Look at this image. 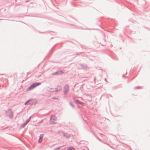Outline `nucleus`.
<instances>
[{"mask_svg":"<svg viewBox=\"0 0 150 150\" xmlns=\"http://www.w3.org/2000/svg\"><path fill=\"white\" fill-rule=\"evenodd\" d=\"M106 78H105V80H106Z\"/></svg>","mask_w":150,"mask_h":150,"instance_id":"35","label":"nucleus"},{"mask_svg":"<svg viewBox=\"0 0 150 150\" xmlns=\"http://www.w3.org/2000/svg\"><path fill=\"white\" fill-rule=\"evenodd\" d=\"M62 133L63 134V136L67 139L71 137L70 135L69 134L63 131L62 132Z\"/></svg>","mask_w":150,"mask_h":150,"instance_id":"6","label":"nucleus"},{"mask_svg":"<svg viewBox=\"0 0 150 150\" xmlns=\"http://www.w3.org/2000/svg\"><path fill=\"white\" fill-rule=\"evenodd\" d=\"M79 65L81 67L82 69L84 70H87L88 68L86 65L83 64H80Z\"/></svg>","mask_w":150,"mask_h":150,"instance_id":"7","label":"nucleus"},{"mask_svg":"<svg viewBox=\"0 0 150 150\" xmlns=\"http://www.w3.org/2000/svg\"><path fill=\"white\" fill-rule=\"evenodd\" d=\"M5 114H6L7 116L9 117L10 118H12L13 117V112L11 108L8 109L7 110H5Z\"/></svg>","mask_w":150,"mask_h":150,"instance_id":"2","label":"nucleus"},{"mask_svg":"<svg viewBox=\"0 0 150 150\" xmlns=\"http://www.w3.org/2000/svg\"><path fill=\"white\" fill-rule=\"evenodd\" d=\"M41 83L40 82H35L32 83L29 87L27 88V91H30L34 88L40 85Z\"/></svg>","mask_w":150,"mask_h":150,"instance_id":"1","label":"nucleus"},{"mask_svg":"<svg viewBox=\"0 0 150 150\" xmlns=\"http://www.w3.org/2000/svg\"><path fill=\"white\" fill-rule=\"evenodd\" d=\"M79 104L81 105L82 106H83L84 105V103L80 101L79 102Z\"/></svg>","mask_w":150,"mask_h":150,"instance_id":"21","label":"nucleus"},{"mask_svg":"<svg viewBox=\"0 0 150 150\" xmlns=\"http://www.w3.org/2000/svg\"><path fill=\"white\" fill-rule=\"evenodd\" d=\"M74 102L77 104H79L80 102V101L78 99H76L75 98H74Z\"/></svg>","mask_w":150,"mask_h":150,"instance_id":"13","label":"nucleus"},{"mask_svg":"<svg viewBox=\"0 0 150 150\" xmlns=\"http://www.w3.org/2000/svg\"><path fill=\"white\" fill-rule=\"evenodd\" d=\"M33 99H30L26 102L28 103V104L32 105L33 104Z\"/></svg>","mask_w":150,"mask_h":150,"instance_id":"9","label":"nucleus"},{"mask_svg":"<svg viewBox=\"0 0 150 150\" xmlns=\"http://www.w3.org/2000/svg\"><path fill=\"white\" fill-rule=\"evenodd\" d=\"M33 99H30L26 102L28 103V104L32 105L33 104Z\"/></svg>","mask_w":150,"mask_h":150,"instance_id":"10","label":"nucleus"},{"mask_svg":"<svg viewBox=\"0 0 150 150\" xmlns=\"http://www.w3.org/2000/svg\"><path fill=\"white\" fill-rule=\"evenodd\" d=\"M69 105L72 108H73L74 109L75 107L73 104L71 102H69Z\"/></svg>","mask_w":150,"mask_h":150,"instance_id":"15","label":"nucleus"},{"mask_svg":"<svg viewBox=\"0 0 150 150\" xmlns=\"http://www.w3.org/2000/svg\"><path fill=\"white\" fill-rule=\"evenodd\" d=\"M32 115H31L30 116L29 119H28L27 120H26L25 122L28 123V122L30 121V119L31 117H32Z\"/></svg>","mask_w":150,"mask_h":150,"instance_id":"17","label":"nucleus"},{"mask_svg":"<svg viewBox=\"0 0 150 150\" xmlns=\"http://www.w3.org/2000/svg\"><path fill=\"white\" fill-rule=\"evenodd\" d=\"M119 87H118V86H115L112 88V89L113 90H115L117 89Z\"/></svg>","mask_w":150,"mask_h":150,"instance_id":"19","label":"nucleus"},{"mask_svg":"<svg viewBox=\"0 0 150 150\" xmlns=\"http://www.w3.org/2000/svg\"><path fill=\"white\" fill-rule=\"evenodd\" d=\"M27 104H28V103H27L26 102L24 104H25V105H26Z\"/></svg>","mask_w":150,"mask_h":150,"instance_id":"26","label":"nucleus"},{"mask_svg":"<svg viewBox=\"0 0 150 150\" xmlns=\"http://www.w3.org/2000/svg\"><path fill=\"white\" fill-rule=\"evenodd\" d=\"M57 88L58 89V90L59 91L62 89V88L61 86L58 85L57 86Z\"/></svg>","mask_w":150,"mask_h":150,"instance_id":"14","label":"nucleus"},{"mask_svg":"<svg viewBox=\"0 0 150 150\" xmlns=\"http://www.w3.org/2000/svg\"><path fill=\"white\" fill-rule=\"evenodd\" d=\"M67 150H75V149L73 147H71L68 148Z\"/></svg>","mask_w":150,"mask_h":150,"instance_id":"18","label":"nucleus"},{"mask_svg":"<svg viewBox=\"0 0 150 150\" xmlns=\"http://www.w3.org/2000/svg\"><path fill=\"white\" fill-rule=\"evenodd\" d=\"M60 146H59L58 147H57L56 148H55L54 149V150H59V149H60Z\"/></svg>","mask_w":150,"mask_h":150,"instance_id":"22","label":"nucleus"},{"mask_svg":"<svg viewBox=\"0 0 150 150\" xmlns=\"http://www.w3.org/2000/svg\"><path fill=\"white\" fill-rule=\"evenodd\" d=\"M28 123L26 122H25L23 124H21L20 125V127L21 128H24L25 126H26V125Z\"/></svg>","mask_w":150,"mask_h":150,"instance_id":"12","label":"nucleus"},{"mask_svg":"<svg viewBox=\"0 0 150 150\" xmlns=\"http://www.w3.org/2000/svg\"><path fill=\"white\" fill-rule=\"evenodd\" d=\"M53 99H58V98L56 97H54L52 98Z\"/></svg>","mask_w":150,"mask_h":150,"instance_id":"23","label":"nucleus"},{"mask_svg":"<svg viewBox=\"0 0 150 150\" xmlns=\"http://www.w3.org/2000/svg\"><path fill=\"white\" fill-rule=\"evenodd\" d=\"M82 48H83V47L82 46H81Z\"/></svg>","mask_w":150,"mask_h":150,"instance_id":"28","label":"nucleus"},{"mask_svg":"<svg viewBox=\"0 0 150 150\" xmlns=\"http://www.w3.org/2000/svg\"><path fill=\"white\" fill-rule=\"evenodd\" d=\"M55 91L56 92H58V91H59L58 90V89L57 88H55Z\"/></svg>","mask_w":150,"mask_h":150,"instance_id":"24","label":"nucleus"},{"mask_svg":"<svg viewBox=\"0 0 150 150\" xmlns=\"http://www.w3.org/2000/svg\"><path fill=\"white\" fill-rule=\"evenodd\" d=\"M44 33V32H42V33L41 32V33Z\"/></svg>","mask_w":150,"mask_h":150,"instance_id":"31","label":"nucleus"},{"mask_svg":"<svg viewBox=\"0 0 150 150\" xmlns=\"http://www.w3.org/2000/svg\"><path fill=\"white\" fill-rule=\"evenodd\" d=\"M2 19L3 20V19H0V20H2Z\"/></svg>","mask_w":150,"mask_h":150,"instance_id":"32","label":"nucleus"},{"mask_svg":"<svg viewBox=\"0 0 150 150\" xmlns=\"http://www.w3.org/2000/svg\"><path fill=\"white\" fill-rule=\"evenodd\" d=\"M44 134H40L39 138L38 140V142L39 143H40L42 141V139L43 138Z\"/></svg>","mask_w":150,"mask_h":150,"instance_id":"8","label":"nucleus"},{"mask_svg":"<svg viewBox=\"0 0 150 150\" xmlns=\"http://www.w3.org/2000/svg\"><path fill=\"white\" fill-rule=\"evenodd\" d=\"M52 38H51V39H52Z\"/></svg>","mask_w":150,"mask_h":150,"instance_id":"34","label":"nucleus"},{"mask_svg":"<svg viewBox=\"0 0 150 150\" xmlns=\"http://www.w3.org/2000/svg\"><path fill=\"white\" fill-rule=\"evenodd\" d=\"M43 120H44L43 119V120H41V121H39V122H38V124H40V123H41V122L43 121Z\"/></svg>","mask_w":150,"mask_h":150,"instance_id":"25","label":"nucleus"},{"mask_svg":"<svg viewBox=\"0 0 150 150\" xmlns=\"http://www.w3.org/2000/svg\"><path fill=\"white\" fill-rule=\"evenodd\" d=\"M63 71L62 70H60V71H57L53 73L52 74V75H54L57 74V75H59L62 74L63 73Z\"/></svg>","mask_w":150,"mask_h":150,"instance_id":"5","label":"nucleus"},{"mask_svg":"<svg viewBox=\"0 0 150 150\" xmlns=\"http://www.w3.org/2000/svg\"><path fill=\"white\" fill-rule=\"evenodd\" d=\"M98 140L99 141H101V140L100 139H98Z\"/></svg>","mask_w":150,"mask_h":150,"instance_id":"30","label":"nucleus"},{"mask_svg":"<svg viewBox=\"0 0 150 150\" xmlns=\"http://www.w3.org/2000/svg\"><path fill=\"white\" fill-rule=\"evenodd\" d=\"M142 88V87L140 86H137L134 87V89H138Z\"/></svg>","mask_w":150,"mask_h":150,"instance_id":"16","label":"nucleus"},{"mask_svg":"<svg viewBox=\"0 0 150 150\" xmlns=\"http://www.w3.org/2000/svg\"><path fill=\"white\" fill-rule=\"evenodd\" d=\"M0 74L1 75H4V74Z\"/></svg>","mask_w":150,"mask_h":150,"instance_id":"27","label":"nucleus"},{"mask_svg":"<svg viewBox=\"0 0 150 150\" xmlns=\"http://www.w3.org/2000/svg\"><path fill=\"white\" fill-rule=\"evenodd\" d=\"M50 89H52L53 90L54 89L52 88H50Z\"/></svg>","mask_w":150,"mask_h":150,"instance_id":"29","label":"nucleus"},{"mask_svg":"<svg viewBox=\"0 0 150 150\" xmlns=\"http://www.w3.org/2000/svg\"><path fill=\"white\" fill-rule=\"evenodd\" d=\"M77 28L80 29H85L83 28L82 26H77Z\"/></svg>","mask_w":150,"mask_h":150,"instance_id":"20","label":"nucleus"},{"mask_svg":"<svg viewBox=\"0 0 150 150\" xmlns=\"http://www.w3.org/2000/svg\"><path fill=\"white\" fill-rule=\"evenodd\" d=\"M69 86L67 84L64 86L63 89L64 90V93H67L69 91Z\"/></svg>","mask_w":150,"mask_h":150,"instance_id":"4","label":"nucleus"},{"mask_svg":"<svg viewBox=\"0 0 150 150\" xmlns=\"http://www.w3.org/2000/svg\"><path fill=\"white\" fill-rule=\"evenodd\" d=\"M124 77V75H123L122 77Z\"/></svg>","mask_w":150,"mask_h":150,"instance_id":"33","label":"nucleus"},{"mask_svg":"<svg viewBox=\"0 0 150 150\" xmlns=\"http://www.w3.org/2000/svg\"><path fill=\"white\" fill-rule=\"evenodd\" d=\"M56 120L55 117L54 115H51L50 117V124H55L56 123L55 122V120Z\"/></svg>","mask_w":150,"mask_h":150,"instance_id":"3","label":"nucleus"},{"mask_svg":"<svg viewBox=\"0 0 150 150\" xmlns=\"http://www.w3.org/2000/svg\"><path fill=\"white\" fill-rule=\"evenodd\" d=\"M33 99H30L26 102L28 103V104L32 105L33 104Z\"/></svg>","mask_w":150,"mask_h":150,"instance_id":"11","label":"nucleus"}]
</instances>
